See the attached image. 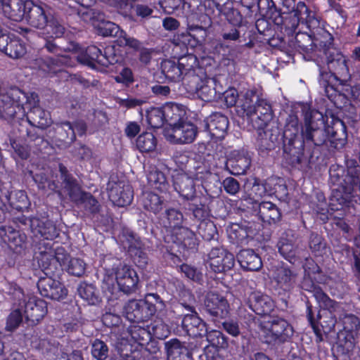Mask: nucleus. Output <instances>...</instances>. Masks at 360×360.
<instances>
[{
    "mask_svg": "<svg viewBox=\"0 0 360 360\" xmlns=\"http://www.w3.org/2000/svg\"><path fill=\"white\" fill-rule=\"evenodd\" d=\"M23 307L26 319L32 324L39 323L48 311L46 302L35 297H30Z\"/></svg>",
    "mask_w": 360,
    "mask_h": 360,
    "instance_id": "nucleus-11",
    "label": "nucleus"
},
{
    "mask_svg": "<svg viewBox=\"0 0 360 360\" xmlns=\"http://www.w3.org/2000/svg\"><path fill=\"white\" fill-rule=\"evenodd\" d=\"M110 200L117 206L124 207L133 200V191L129 185H116L109 191Z\"/></svg>",
    "mask_w": 360,
    "mask_h": 360,
    "instance_id": "nucleus-23",
    "label": "nucleus"
},
{
    "mask_svg": "<svg viewBox=\"0 0 360 360\" xmlns=\"http://www.w3.org/2000/svg\"><path fill=\"white\" fill-rule=\"evenodd\" d=\"M224 190L230 195L236 194L240 188V186L237 180L232 177H228L223 181Z\"/></svg>",
    "mask_w": 360,
    "mask_h": 360,
    "instance_id": "nucleus-49",
    "label": "nucleus"
},
{
    "mask_svg": "<svg viewBox=\"0 0 360 360\" xmlns=\"http://www.w3.org/2000/svg\"><path fill=\"white\" fill-rule=\"evenodd\" d=\"M2 51H6L8 54L14 58H18L25 55L26 48L23 43L18 40H14L9 44L7 41L5 44V48Z\"/></svg>",
    "mask_w": 360,
    "mask_h": 360,
    "instance_id": "nucleus-37",
    "label": "nucleus"
},
{
    "mask_svg": "<svg viewBox=\"0 0 360 360\" xmlns=\"http://www.w3.org/2000/svg\"><path fill=\"white\" fill-rule=\"evenodd\" d=\"M251 163L250 158L247 152L243 150H234L231 151L226 162V167L234 175L245 173Z\"/></svg>",
    "mask_w": 360,
    "mask_h": 360,
    "instance_id": "nucleus-13",
    "label": "nucleus"
},
{
    "mask_svg": "<svg viewBox=\"0 0 360 360\" xmlns=\"http://www.w3.org/2000/svg\"><path fill=\"white\" fill-rule=\"evenodd\" d=\"M41 69L49 74L56 73L60 71V69H57L55 67V64L52 60H49L46 63H43L41 66Z\"/></svg>",
    "mask_w": 360,
    "mask_h": 360,
    "instance_id": "nucleus-64",
    "label": "nucleus"
},
{
    "mask_svg": "<svg viewBox=\"0 0 360 360\" xmlns=\"http://www.w3.org/2000/svg\"><path fill=\"white\" fill-rule=\"evenodd\" d=\"M250 307L259 315H267L273 310L274 304L271 298L260 292H252L249 297Z\"/></svg>",
    "mask_w": 360,
    "mask_h": 360,
    "instance_id": "nucleus-18",
    "label": "nucleus"
},
{
    "mask_svg": "<svg viewBox=\"0 0 360 360\" xmlns=\"http://www.w3.org/2000/svg\"><path fill=\"white\" fill-rule=\"evenodd\" d=\"M29 118H32L36 124L40 128L46 127L51 122L49 113L39 107H34L33 108Z\"/></svg>",
    "mask_w": 360,
    "mask_h": 360,
    "instance_id": "nucleus-36",
    "label": "nucleus"
},
{
    "mask_svg": "<svg viewBox=\"0 0 360 360\" xmlns=\"http://www.w3.org/2000/svg\"><path fill=\"white\" fill-rule=\"evenodd\" d=\"M207 263L215 273H221L230 270L235 263L233 254L222 248H214L209 253Z\"/></svg>",
    "mask_w": 360,
    "mask_h": 360,
    "instance_id": "nucleus-9",
    "label": "nucleus"
},
{
    "mask_svg": "<svg viewBox=\"0 0 360 360\" xmlns=\"http://www.w3.org/2000/svg\"><path fill=\"white\" fill-rule=\"evenodd\" d=\"M10 205L17 210H23L28 207L29 202L26 193L22 191L12 193L8 198Z\"/></svg>",
    "mask_w": 360,
    "mask_h": 360,
    "instance_id": "nucleus-33",
    "label": "nucleus"
},
{
    "mask_svg": "<svg viewBox=\"0 0 360 360\" xmlns=\"http://www.w3.org/2000/svg\"><path fill=\"white\" fill-rule=\"evenodd\" d=\"M0 237L14 250L18 248H22L25 242V235L20 234L11 227L1 226Z\"/></svg>",
    "mask_w": 360,
    "mask_h": 360,
    "instance_id": "nucleus-27",
    "label": "nucleus"
},
{
    "mask_svg": "<svg viewBox=\"0 0 360 360\" xmlns=\"http://www.w3.org/2000/svg\"><path fill=\"white\" fill-rule=\"evenodd\" d=\"M245 102L242 105L244 111L248 115H252L256 113V105H254V98L256 97L255 93L252 90H248L245 95Z\"/></svg>",
    "mask_w": 360,
    "mask_h": 360,
    "instance_id": "nucleus-44",
    "label": "nucleus"
},
{
    "mask_svg": "<svg viewBox=\"0 0 360 360\" xmlns=\"http://www.w3.org/2000/svg\"><path fill=\"white\" fill-rule=\"evenodd\" d=\"M327 65L330 72L323 75L325 79L323 84L326 96L335 98L338 96L340 98H344L343 96L338 94L335 87L338 83L347 82L350 78L346 56L341 52L333 50L328 56Z\"/></svg>",
    "mask_w": 360,
    "mask_h": 360,
    "instance_id": "nucleus-3",
    "label": "nucleus"
},
{
    "mask_svg": "<svg viewBox=\"0 0 360 360\" xmlns=\"http://www.w3.org/2000/svg\"><path fill=\"white\" fill-rule=\"evenodd\" d=\"M272 276L280 288L289 290L296 282L297 273L285 266H281L274 271Z\"/></svg>",
    "mask_w": 360,
    "mask_h": 360,
    "instance_id": "nucleus-21",
    "label": "nucleus"
},
{
    "mask_svg": "<svg viewBox=\"0 0 360 360\" xmlns=\"http://www.w3.org/2000/svg\"><path fill=\"white\" fill-rule=\"evenodd\" d=\"M1 6L4 14L13 20L20 21L25 18L32 26L40 29L46 25L43 8L31 1L2 0Z\"/></svg>",
    "mask_w": 360,
    "mask_h": 360,
    "instance_id": "nucleus-2",
    "label": "nucleus"
},
{
    "mask_svg": "<svg viewBox=\"0 0 360 360\" xmlns=\"http://www.w3.org/2000/svg\"><path fill=\"white\" fill-rule=\"evenodd\" d=\"M182 326L190 336L201 337L207 333L206 325L196 312L185 315Z\"/></svg>",
    "mask_w": 360,
    "mask_h": 360,
    "instance_id": "nucleus-17",
    "label": "nucleus"
},
{
    "mask_svg": "<svg viewBox=\"0 0 360 360\" xmlns=\"http://www.w3.org/2000/svg\"><path fill=\"white\" fill-rule=\"evenodd\" d=\"M207 340L211 345L216 348H224L227 346V342L224 335L219 330L207 332Z\"/></svg>",
    "mask_w": 360,
    "mask_h": 360,
    "instance_id": "nucleus-39",
    "label": "nucleus"
},
{
    "mask_svg": "<svg viewBox=\"0 0 360 360\" xmlns=\"http://www.w3.org/2000/svg\"><path fill=\"white\" fill-rule=\"evenodd\" d=\"M97 29L98 33L101 35L114 36L117 39L116 43L120 46H129L134 49L140 48V42L134 39L127 37L126 33L121 30L118 25L110 22V21H102L100 22L97 25H95Z\"/></svg>",
    "mask_w": 360,
    "mask_h": 360,
    "instance_id": "nucleus-7",
    "label": "nucleus"
},
{
    "mask_svg": "<svg viewBox=\"0 0 360 360\" xmlns=\"http://www.w3.org/2000/svg\"><path fill=\"white\" fill-rule=\"evenodd\" d=\"M261 330L267 343L283 342L293 335L292 327L283 319H269L261 323Z\"/></svg>",
    "mask_w": 360,
    "mask_h": 360,
    "instance_id": "nucleus-5",
    "label": "nucleus"
},
{
    "mask_svg": "<svg viewBox=\"0 0 360 360\" xmlns=\"http://www.w3.org/2000/svg\"><path fill=\"white\" fill-rule=\"evenodd\" d=\"M157 146V140L150 132L143 133L136 139V147L142 153L153 151Z\"/></svg>",
    "mask_w": 360,
    "mask_h": 360,
    "instance_id": "nucleus-31",
    "label": "nucleus"
},
{
    "mask_svg": "<svg viewBox=\"0 0 360 360\" xmlns=\"http://www.w3.org/2000/svg\"><path fill=\"white\" fill-rule=\"evenodd\" d=\"M138 283L136 272L129 266L119 262L112 268L105 269L103 288L113 293L117 285L121 291L129 294L136 290Z\"/></svg>",
    "mask_w": 360,
    "mask_h": 360,
    "instance_id": "nucleus-4",
    "label": "nucleus"
},
{
    "mask_svg": "<svg viewBox=\"0 0 360 360\" xmlns=\"http://www.w3.org/2000/svg\"><path fill=\"white\" fill-rule=\"evenodd\" d=\"M61 129L66 133V137L70 141L75 139L76 134L82 135L86 131V125L83 122H78L74 126L69 122H64L58 127V129Z\"/></svg>",
    "mask_w": 360,
    "mask_h": 360,
    "instance_id": "nucleus-32",
    "label": "nucleus"
},
{
    "mask_svg": "<svg viewBox=\"0 0 360 360\" xmlns=\"http://www.w3.org/2000/svg\"><path fill=\"white\" fill-rule=\"evenodd\" d=\"M165 346L168 360H191L188 349L178 340H172Z\"/></svg>",
    "mask_w": 360,
    "mask_h": 360,
    "instance_id": "nucleus-24",
    "label": "nucleus"
},
{
    "mask_svg": "<svg viewBox=\"0 0 360 360\" xmlns=\"http://www.w3.org/2000/svg\"><path fill=\"white\" fill-rule=\"evenodd\" d=\"M162 25L165 30L172 31L176 30L179 27L180 23L175 18L167 17L163 20Z\"/></svg>",
    "mask_w": 360,
    "mask_h": 360,
    "instance_id": "nucleus-59",
    "label": "nucleus"
},
{
    "mask_svg": "<svg viewBox=\"0 0 360 360\" xmlns=\"http://www.w3.org/2000/svg\"><path fill=\"white\" fill-rule=\"evenodd\" d=\"M77 58L81 63L89 65L93 64L94 62L106 65L104 59L110 64L117 63L120 60L116 56L106 57L103 56L101 50L95 46H89L85 51V54L78 56Z\"/></svg>",
    "mask_w": 360,
    "mask_h": 360,
    "instance_id": "nucleus-19",
    "label": "nucleus"
},
{
    "mask_svg": "<svg viewBox=\"0 0 360 360\" xmlns=\"http://www.w3.org/2000/svg\"><path fill=\"white\" fill-rule=\"evenodd\" d=\"M273 208H276V205L270 202H262L259 207V212L262 219L271 211Z\"/></svg>",
    "mask_w": 360,
    "mask_h": 360,
    "instance_id": "nucleus-63",
    "label": "nucleus"
},
{
    "mask_svg": "<svg viewBox=\"0 0 360 360\" xmlns=\"http://www.w3.org/2000/svg\"><path fill=\"white\" fill-rule=\"evenodd\" d=\"M154 335L160 339L167 338L169 334V330L167 326L163 323L156 324L153 327Z\"/></svg>",
    "mask_w": 360,
    "mask_h": 360,
    "instance_id": "nucleus-56",
    "label": "nucleus"
},
{
    "mask_svg": "<svg viewBox=\"0 0 360 360\" xmlns=\"http://www.w3.org/2000/svg\"><path fill=\"white\" fill-rule=\"evenodd\" d=\"M148 180L154 188L163 191L167 188L166 179L164 174L158 171H154L149 173Z\"/></svg>",
    "mask_w": 360,
    "mask_h": 360,
    "instance_id": "nucleus-38",
    "label": "nucleus"
},
{
    "mask_svg": "<svg viewBox=\"0 0 360 360\" xmlns=\"http://www.w3.org/2000/svg\"><path fill=\"white\" fill-rule=\"evenodd\" d=\"M20 95L22 94L18 89L11 90L6 94H0V115L1 116L12 117L15 113V107L20 105Z\"/></svg>",
    "mask_w": 360,
    "mask_h": 360,
    "instance_id": "nucleus-20",
    "label": "nucleus"
},
{
    "mask_svg": "<svg viewBox=\"0 0 360 360\" xmlns=\"http://www.w3.org/2000/svg\"><path fill=\"white\" fill-rule=\"evenodd\" d=\"M174 188L181 195L186 199L191 198L195 193L193 180L186 175H181L175 181Z\"/></svg>",
    "mask_w": 360,
    "mask_h": 360,
    "instance_id": "nucleus-30",
    "label": "nucleus"
},
{
    "mask_svg": "<svg viewBox=\"0 0 360 360\" xmlns=\"http://www.w3.org/2000/svg\"><path fill=\"white\" fill-rule=\"evenodd\" d=\"M335 89L338 90V94H340L345 98H340L338 96L336 98L335 96L328 97L338 108H341L342 105H345L349 99H353L360 104V87H352L347 82H340L335 87Z\"/></svg>",
    "mask_w": 360,
    "mask_h": 360,
    "instance_id": "nucleus-15",
    "label": "nucleus"
},
{
    "mask_svg": "<svg viewBox=\"0 0 360 360\" xmlns=\"http://www.w3.org/2000/svg\"><path fill=\"white\" fill-rule=\"evenodd\" d=\"M140 131L139 125L134 122H129L125 129V134L128 137H134Z\"/></svg>",
    "mask_w": 360,
    "mask_h": 360,
    "instance_id": "nucleus-62",
    "label": "nucleus"
},
{
    "mask_svg": "<svg viewBox=\"0 0 360 360\" xmlns=\"http://www.w3.org/2000/svg\"><path fill=\"white\" fill-rule=\"evenodd\" d=\"M186 58H182L178 63L172 60H165L162 63V71L165 77L172 82H179L183 75L187 73L189 68H186Z\"/></svg>",
    "mask_w": 360,
    "mask_h": 360,
    "instance_id": "nucleus-16",
    "label": "nucleus"
},
{
    "mask_svg": "<svg viewBox=\"0 0 360 360\" xmlns=\"http://www.w3.org/2000/svg\"><path fill=\"white\" fill-rule=\"evenodd\" d=\"M197 127L186 119L172 127L164 129L165 139L172 143H190L196 138Z\"/></svg>",
    "mask_w": 360,
    "mask_h": 360,
    "instance_id": "nucleus-6",
    "label": "nucleus"
},
{
    "mask_svg": "<svg viewBox=\"0 0 360 360\" xmlns=\"http://www.w3.org/2000/svg\"><path fill=\"white\" fill-rule=\"evenodd\" d=\"M65 268L67 269L70 274L77 276H80L84 272L85 264L79 259L72 258L70 259L68 264Z\"/></svg>",
    "mask_w": 360,
    "mask_h": 360,
    "instance_id": "nucleus-40",
    "label": "nucleus"
},
{
    "mask_svg": "<svg viewBox=\"0 0 360 360\" xmlns=\"http://www.w3.org/2000/svg\"><path fill=\"white\" fill-rule=\"evenodd\" d=\"M37 286L42 296L53 300H63L68 294L65 286L60 281L51 277L41 278L38 281Z\"/></svg>",
    "mask_w": 360,
    "mask_h": 360,
    "instance_id": "nucleus-10",
    "label": "nucleus"
},
{
    "mask_svg": "<svg viewBox=\"0 0 360 360\" xmlns=\"http://www.w3.org/2000/svg\"><path fill=\"white\" fill-rule=\"evenodd\" d=\"M169 226L171 229H176L181 226L183 220V216L179 211L171 209L167 212Z\"/></svg>",
    "mask_w": 360,
    "mask_h": 360,
    "instance_id": "nucleus-46",
    "label": "nucleus"
},
{
    "mask_svg": "<svg viewBox=\"0 0 360 360\" xmlns=\"http://www.w3.org/2000/svg\"><path fill=\"white\" fill-rule=\"evenodd\" d=\"M91 354L98 360H105L108 356V347L103 341L96 340L92 344Z\"/></svg>",
    "mask_w": 360,
    "mask_h": 360,
    "instance_id": "nucleus-41",
    "label": "nucleus"
},
{
    "mask_svg": "<svg viewBox=\"0 0 360 360\" xmlns=\"http://www.w3.org/2000/svg\"><path fill=\"white\" fill-rule=\"evenodd\" d=\"M81 297L89 302L91 304H95L98 302V298L94 295V287L91 285H86L79 288Z\"/></svg>",
    "mask_w": 360,
    "mask_h": 360,
    "instance_id": "nucleus-47",
    "label": "nucleus"
},
{
    "mask_svg": "<svg viewBox=\"0 0 360 360\" xmlns=\"http://www.w3.org/2000/svg\"><path fill=\"white\" fill-rule=\"evenodd\" d=\"M45 28L49 34L51 32L50 37H60L64 32L63 27L55 22L46 25Z\"/></svg>",
    "mask_w": 360,
    "mask_h": 360,
    "instance_id": "nucleus-53",
    "label": "nucleus"
},
{
    "mask_svg": "<svg viewBox=\"0 0 360 360\" xmlns=\"http://www.w3.org/2000/svg\"><path fill=\"white\" fill-rule=\"evenodd\" d=\"M145 101L142 99H137L134 98H127L126 99L119 98L117 103L120 106L127 108H134L138 105H142Z\"/></svg>",
    "mask_w": 360,
    "mask_h": 360,
    "instance_id": "nucleus-55",
    "label": "nucleus"
},
{
    "mask_svg": "<svg viewBox=\"0 0 360 360\" xmlns=\"http://www.w3.org/2000/svg\"><path fill=\"white\" fill-rule=\"evenodd\" d=\"M52 259H56L62 266L65 267L68 264L69 257L67 255L65 249L62 247H57L55 249L54 257Z\"/></svg>",
    "mask_w": 360,
    "mask_h": 360,
    "instance_id": "nucleus-52",
    "label": "nucleus"
},
{
    "mask_svg": "<svg viewBox=\"0 0 360 360\" xmlns=\"http://www.w3.org/2000/svg\"><path fill=\"white\" fill-rule=\"evenodd\" d=\"M117 82L131 83L133 82V75L131 70L129 68H124L122 72L115 77Z\"/></svg>",
    "mask_w": 360,
    "mask_h": 360,
    "instance_id": "nucleus-57",
    "label": "nucleus"
},
{
    "mask_svg": "<svg viewBox=\"0 0 360 360\" xmlns=\"http://www.w3.org/2000/svg\"><path fill=\"white\" fill-rule=\"evenodd\" d=\"M148 124L153 128H159L165 122V117L162 107L153 108L147 112Z\"/></svg>",
    "mask_w": 360,
    "mask_h": 360,
    "instance_id": "nucleus-35",
    "label": "nucleus"
},
{
    "mask_svg": "<svg viewBox=\"0 0 360 360\" xmlns=\"http://www.w3.org/2000/svg\"><path fill=\"white\" fill-rule=\"evenodd\" d=\"M229 125L226 117L221 114H214L205 121V129L213 139H221L225 136Z\"/></svg>",
    "mask_w": 360,
    "mask_h": 360,
    "instance_id": "nucleus-14",
    "label": "nucleus"
},
{
    "mask_svg": "<svg viewBox=\"0 0 360 360\" xmlns=\"http://www.w3.org/2000/svg\"><path fill=\"white\" fill-rule=\"evenodd\" d=\"M238 260L243 268L250 271H257L262 266L260 257L252 250H241L238 255Z\"/></svg>",
    "mask_w": 360,
    "mask_h": 360,
    "instance_id": "nucleus-28",
    "label": "nucleus"
},
{
    "mask_svg": "<svg viewBox=\"0 0 360 360\" xmlns=\"http://www.w3.org/2000/svg\"><path fill=\"white\" fill-rule=\"evenodd\" d=\"M68 184L69 195L73 200H81L82 202L84 204L85 207L91 212H96L98 210V202L91 195L82 193L79 186L74 182Z\"/></svg>",
    "mask_w": 360,
    "mask_h": 360,
    "instance_id": "nucleus-25",
    "label": "nucleus"
},
{
    "mask_svg": "<svg viewBox=\"0 0 360 360\" xmlns=\"http://www.w3.org/2000/svg\"><path fill=\"white\" fill-rule=\"evenodd\" d=\"M205 304L208 312L218 318H225L229 311V304L221 295L210 292L207 294Z\"/></svg>",
    "mask_w": 360,
    "mask_h": 360,
    "instance_id": "nucleus-12",
    "label": "nucleus"
},
{
    "mask_svg": "<svg viewBox=\"0 0 360 360\" xmlns=\"http://www.w3.org/2000/svg\"><path fill=\"white\" fill-rule=\"evenodd\" d=\"M165 117V122L169 124L168 127H172L184 120L186 119V108L174 103H167L162 106Z\"/></svg>",
    "mask_w": 360,
    "mask_h": 360,
    "instance_id": "nucleus-22",
    "label": "nucleus"
},
{
    "mask_svg": "<svg viewBox=\"0 0 360 360\" xmlns=\"http://www.w3.org/2000/svg\"><path fill=\"white\" fill-rule=\"evenodd\" d=\"M180 269L181 271L185 274V276L189 279L195 281H200L202 274L193 267L187 264H183L181 266Z\"/></svg>",
    "mask_w": 360,
    "mask_h": 360,
    "instance_id": "nucleus-50",
    "label": "nucleus"
},
{
    "mask_svg": "<svg viewBox=\"0 0 360 360\" xmlns=\"http://www.w3.org/2000/svg\"><path fill=\"white\" fill-rule=\"evenodd\" d=\"M224 96L227 106H233L237 102L238 95L237 90L231 88L224 92Z\"/></svg>",
    "mask_w": 360,
    "mask_h": 360,
    "instance_id": "nucleus-54",
    "label": "nucleus"
},
{
    "mask_svg": "<svg viewBox=\"0 0 360 360\" xmlns=\"http://www.w3.org/2000/svg\"><path fill=\"white\" fill-rule=\"evenodd\" d=\"M281 214L278 208H273L270 212H269L263 219L264 221L271 223H275L280 219Z\"/></svg>",
    "mask_w": 360,
    "mask_h": 360,
    "instance_id": "nucleus-61",
    "label": "nucleus"
},
{
    "mask_svg": "<svg viewBox=\"0 0 360 360\" xmlns=\"http://www.w3.org/2000/svg\"><path fill=\"white\" fill-rule=\"evenodd\" d=\"M224 330L230 335L236 337L239 335V328L236 323L233 321H227L223 323Z\"/></svg>",
    "mask_w": 360,
    "mask_h": 360,
    "instance_id": "nucleus-60",
    "label": "nucleus"
},
{
    "mask_svg": "<svg viewBox=\"0 0 360 360\" xmlns=\"http://www.w3.org/2000/svg\"><path fill=\"white\" fill-rule=\"evenodd\" d=\"M257 111L264 116V120H269L271 118V108L270 105L263 99L257 101L256 112Z\"/></svg>",
    "mask_w": 360,
    "mask_h": 360,
    "instance_id": "nucleus-48",
    "label": "nucleus"
},
{
    "mask_svg": "<svg viewBox=\"0 0 360 360\" xmlns=\"http://www.w3.org/2000/svg\"><path fill=\"white\" fill-rule=\"evenodd\" d=\"M22 319L21 309H17L13 311L8 318L6 329L9 331H12L15 329L21 323Z\"/></svg>",
    "mask_w": 360,
    "mask_h": 360,
    "instance_id": "nucleus-45",
    "label": "nucleus"
},
{
    "mask_svg": "<svg viewBox=\"0 0 360 360\" xmlns=\"http://www.w3.org/2000/svg\"><path fill=\"white\" fill-rule=\"evenodd\" d=\"M314 296L321 308L319 314L321 324L328 332L336 327L340 334L349 338L357 334L360 321L356 316L344 313L342 307L321 290L316 291Z\"/></svg>",
    "mask_w": 360,
    "mask_h": 360,
    "instance_id": "nucleus-1",
    "label": "nucleus"
},
{
    "mask_svg": "<svg viewBox=\"0 0 360 360\" xmlns=\"http://www.w3.org/2000/svg\"><path fill=\"white\" fill-rule=\"evenodd\" d=\"M102 320L103 323L108 327L117 326L120 322V316L111 313L104 314Z\"/></svg>",
    "mask_w": 360,
    "mask_h": 360,
    "instance_id": "nucleus-58",
    "label": "nucleus"
},
{
    "mask_svg": "<svg viewBox=\"0 0 360 360\" xmlns=\"http://www.w3.org/2000/svg\"><path fill=\"white\" fill-rule=\"evenodd\" d=\"M150 338V333L145 328L132 326L129 330V336L124 338L121 342V345L127 346V344L131 345L133 342L143 345V341H147Z\"/></svg>",
    "mask_w": 360,
    "mask_h": 360,
    "instance_id": "nucleus-29",
    "label": "nucleus"
},
{
    "mask_svg": "<svg viewBox=\"0 0 360 360\" xmlns=\"http://www.w3.org/2000/svg\"><path fill=\"white\" fill-rule=\"evenodd\" d=\"M323 123V115L318 111L311 110L307 113L304 118V128L302 135L307 140H311L312 132L319 129Z\"/></svg>",
    "mask_w": 360,
    "mask_h": 360,
    "instance_id": "nucleus-26",
    "label": "nucleus"
},
{
    "mask_svg": "<svg viewBox=\"0 0 360 360\" xmlns=\"http://www.w3.org/2000/svg\"><path fill=\"white\" fill-rule=\"evenodd\" d=\"M162 200L158 195L153 193H145L143 195V207L153 212H158L162 210Z\"/></svg>",
    "mask_w": 360,
    "mask_h": 360,
    "instance_id": "nucleus-34",
    "label": "nucleus"
},
{
    "mask_svg": "<svg viewBox=\"0 0 360 360\" xmlns=\"http://www.w3.org/2000/svg\"><path fill=\"white\" fill-rule=\"evenodd\" d=\"M280 253L290 263L295 262V249L292 244L280 241L278 244Z\"/></svg>",
    "mask_w": 360,
    "mask_h": 360,
    "instance_id": "nucleus-43",
    "label": "nucleus"
},
{
    "mask_svg": "<svg viewBox=\"0 0 360 360\" xmlns=\"http://www.w3.org/2000/svg\"><path fill=\"white\" fill-rule=\"evenodd\" d=\"M124 310L126 318L134 323L145 321L155 313L154 306L142 300H130Z\"/></svg>",
    "mask_w": 360,
    "mask_h": 360,
    "instance_id": "nucleus-8",
    "label": "nucleus"
},
{
    "mask_svg": "<svg viewBox=\"0 0 360 360\" xmlns=\"http://www.w3.org/2000/svg\"><path fill=\"white\" fill-rule=\"evenodd\" d=\"M188 30L190 32L194 31V30H198V31L202 32V35L201 36V38H202L201 39H197L194 35H193L190 33L183 34L182 36L186 38L185 41H187L188 45H189L191 47H195V46H198V44H201V43L205 40V35H206L205 30H204L202 27H199V26H196V27L191 26L188 28ZM184 43H186V41H184Z\"/></svg>",
    "mask_w": 360,
    "mask_h": 360,
    "instance_id": "nucleus-42",
    "label": "nucleus"
},
{
    "mask_svg": "<svg viewBox=\"0 0 360 360\" xmlns=\"http://www.w3.org/2000/svg\"><path fill=\"white\" fill-rule=\"evenodd\" d=\"M359 167L350 168L348 169V176L345 179L346 184H349L354 190V186H357L360 184L359 176Z\"/></svg>",
    "mask_w": 360,
    "mask_h": 360,
    "instance_id": "nucleus-51",
    "label": "nucleus"
}]
</instances>
